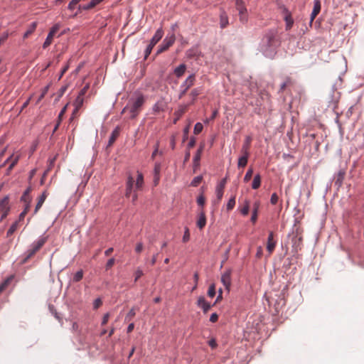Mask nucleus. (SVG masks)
<instances>
[{"instance_id": "f257e3e1", "label": "nucleus", "mask_w": 364, "mask_h": 364, "mask_svg": "<svg viewBox=\"0 0 364 364\" xmlns=\"http://www.w3.org/2000/svg\"><path fill=\"white\" fill-rule=\"evenodd\" d=\"M276 31H269L263 37L261 49L267 56H272L276 48Z\"/></svg>"}, {"instance_id": "f03ea898", "label": "nucleus", "mask_w": 364, "mask_h": 364, "mask_svg": "<svg viewBox=\"0 0 364 364\" xmlns=\"http://www.w3.org/2000/svg\"><path fill=\"white\" fill-rule=\"evenodd\" d=\"M144 97L142 95H139L134 100L132 101L129 105H127L122 110V113H124L127 110H129L132 119L135 118L139 113L142 105L144 103Z\"/></svg>"}, {"instance_id": "7ed1b4c3", "label": "nucleus", "mask_w": 364, "mask_h": 364, "mask_svg": "<svg viewBox=\"0 0 364 364\" xmlns=\"http://www.w3.org/2000/svg\"><path fill=\"white\" fill-rule=\"evenodd\" d=\"M47 241V237H41L38 240L35 241L32 245L29 250L26 252L25 258L23 259V262H26L28 259L33 257L37 252H38L41 248L44 245V244Z\"/></svg>"}, {"instance_id": "20e7f679", "label": "nucleus", "mask_w": 364, "mask_h": 364, "mask_svg": "<svg viewBox=\"0 0 364 364\" xmlns=\"http://www.w3.org/2000/svg\"><path fill=\"white\" fill-rule=\"evenodd\" d=\"M196 81V76L194 74L189 75L186 80L180 86V92L178 98L181 99L186 94L187 91L194 85Z\"/></svg>"}, {"instance_id": "39448f33", "label": "nucleus", "mask_w": 364, "mask_h": 364, "mask_svg": "<svg viewBox=\"0 0 364 364\" xmlns=\"http://www.w3.org/2000/svg\"><path fill=\"white\" fill-rule=\"evenodd\" d=\"M175 41L176 37L173 33L171 36H166L164 39L162 43L159 46L156 54H159L167 50L174 43Z\"/></svg>"}, {"instance_id": "423d86ee", "label": "nucleus", "mask_w": 364, "mask_h": 364, "mask_svg": "<svg viewBox=\"0 0 364 364\" xmlns=\"http://www.w3.org/2000/svg\"><path fill=\"white\" fill-rule=\"evenodd\" d=\"M9 211V198L4 197L0 200V221L4 220L7 216Z\"/></svg>"}, {"instance_id": "0eeeda50", "label": "nucleus", "mask_w": 364, "mask_h": 364, "mask_svg": "<svg viewBox=\"0 0 364 364\" xmlns=\"http://www.w3.org/2000/svg\"><path fill=\"white\" fill-rule=\"evenodd\" d=\"M21 157V154L18 153L11 154L4 162V166L8 162H11L10 165L7 168L6 173L7 175L10 174L11 170L17 164Z\"/></svg>"}, {"instance_id": "6e6552de", "label": "nucleus", "mask_w": 364, "mask_h": 364, "mask_svg": "<svg viewBox=\"0 0 364 364\" xmlns=\"http://www.w3.org/2000/svg\"><path fill=\"white\" fill-rule=\"evenodd\" d=\"M221 282L225 287V289L229 291L230 287L231 285V271L227 270L225 271L221 277Z\"/></svg>"}, {"instance_id": "1a4fd4ad", "label": "nucleus", "mask_w": 364, "mask_h": 364, "mask_svg": "<svg viewBox=\"0 0 364 364\" xmlns=\"http://www.w3.org/2000/svg\"><path fill=\"white\" fill-rule=\"evenodd\" d=\"M226 183V178H223L220 181V182L218 184L215 190L216 196L218 198V202L219 203L223 196L224 188Z\"/></svg>"}, {"instance_id": "9d476101", "label": "nucleus", "mask_w": 364, "mask_h": 364, "mask_svg": "<svg viewBox=\"0 0 364 364\" xmlns=\"http://www.w3.org/2000/svg\"><path fill=\"white\" fill-rule=\"evenodd\" d=\"M197 306L202 309L205 314H206L211 308V304L208 302L203 296L198 297Z\"/></svg>"}, {"instance_id": "9b49d317", "label": "nucleus", "mask_w": 364, "mask_h": 364, "mask_svg": "<svg viewBox=\"0 0 364 364\" xmlns=\"http://www.w3.org/2000/svg\"><path fill=\"white\" fill-rule=\"evenodd\" d=\"M276 247V242L274 240V233L273 232H270L268 238H267V250L269 252V255H271L272 252H274Z\"/></svg>"}, {"instance_id": "f8f14e48", "label": "nucleus", "mask_w": 364, "mask_h": 364, "mask_svg": "<svg viewBox=\"0 0 364 364\" xmlns=\"http://www.w3.org/2000/svg\"><path fill=\"white\" fill-rule=\"evenodd\" d=\"M47 196H48V193H47L46 191H45L43 192L41 196H40L38 198V202H37V203L36 205L33 214H36L38 213V211L40 210V208L42 207L43 203L45 202Z\"/></svg>"}, {"instance_id": "ddd939ff", "label": "nucleus", "mask_w": 364, "mask_h": 364, "mask_svg": "<svg viewBox=\"0 0 364 364\" xmlns=\"http://www.w3.org/2000/svg\"><path fill=\"white\" fill-rule=\"evenodd\" d=\"M321 11V2L319 0L314 1V5L313 11L311 14V23L313 22L316 16L319 14Z\"/></svg>"}, {"instance_id": "4468645a", "label": "nucleus", "mask_w": 364, "mask_h": 364, "mask_svg": "<svg viewBox=\"0 0 364 364\" xmlns=\"http://www.w3.org/2000/svg\"><path fill=\"white\" fill-rule=\"evenodd\" d=\"M163 36L164 31L162 28H160L156 31L149 43H151V46H155L162 38Z\"/></svg>"}, {"instance_id": "2eb2a0df", "label": "nucleus", "mask_w": 364, "mask_h": 364, "mask_svg": "<svg viewBox=\"0 0 364 364\" xmlns=\"http://www.w3.org/2000/svg\"><path fill=\"white\" fill-rule=\"evenodd\" d=\"M260 206V203L259 201H256L253 204L252 213L251 217V222L252 223H255L257 220L258 212Z\"/></svg>"}, {"instance_id": "dca6fc26", "label": "nucleus", "mask_w": 364, "mask_h": 364, "mask_svg": "<svg viewBox=\"0 0 364 364\" xmlns=\"http://www.w3.org/2000/svg\"><path fill=\"white\" fill-rule=\"evenodd\" d=\"M206 225V217L203 210H201L198 214V219L197 221V226L199 229H203Z\"/></svg>"}, {"instance_id": "f3484780", "label": "nucleus", "mask_w": 364, "mask_h": 364, "mask_svg": "<svg viewBox=\"0 0 364 364\" xmlns=\"http://www.w3.org/2000/svg\"><path fill=\"white\" fill-rule=\"evenodd\" d=\"M119 133H120V129L119 127H117L112 132L111 134V136L109 137V141H108V146H112L114 141H116V139H117V137L119 136Z\"/></svg>"}, {"instance_id": "a211bd4d", "label": "nucleus", "mask_w": 364, "mask_h": 364, "mask_svg": "<svg viewBox=\"0 0 364 364\" xmlns=\"http://www.w3.org/2000/svg\"><path fill=\"white\" fill-rule=\"evenodd\" d=\"M252 142V137L250 136H247L245 138V142L242 146L241 152L242 154H250V147Z\"/></svg>"}, {"instance_id": "6ab92c4d", "label": "nucleus", "mask_w": 364, "mask_h": 364, "mask_svg": "<svg viewBox=\"0 0 364 364\" xmlns=\"http://www.w3.org/2000/svg\"><path fill=\"white\" fill-rule=\"evenodd\" d=\"M189 105H181L178 107V109L175 112L174 114L177 117L175 120V122L183 116L184 113L188 110V107Z\"/></svg>"}, {"instance_id": "aec40b11", "label": "nucleus", "mask_w": 364, "mask_h": 364, "mask_svg": "<svg viewBox=\"0 0 364 364\" xmlns=\"http://www.w3.org/2000/svg\"><path fill=\"white\" fill-rule=\"evenodd\" d=\"M243 155L238 159L237 166L239 168L246 166L250 154H242Z\"/></svg>"}, {"instance_id": "412c9836", "label": "nucleus", "mask_w": 364, "mask_h": 364, "mask_svg": "<svg viewBox=\"0 0 364 364\" xmlns=\"http://www.w3.org/2000/svg\"><path fill=\"white\" fill-rule=\"evenodd\" d=\"M229 23L228 17L225 11H222L220 15V25L221 28H225Z\"/></svg>"}, {"instance_id": "4be33fe9", "label": "nucleus", "mask_w": 364, "mask_h": 364, "mask_svg": "<svg viewBox=\"0 0 364 364\" xmlns=\"http://www.w3.org/2000/svg\"><path fill=\"white\" fill-rule=\"evenodd\" d=\"M203 145H200L199 149H198L194 158H193V163L195 166H199V161L200 160L201 154L203 150Z\"/></svg>"}, {"instance_id": "5701e85b", "label": "nucleus", "mask_w": 364, "mask_h": 364, "mask_svg": "<svg viewBox=\"0 0 364 364\" xmlns=\"http://www.w3.org/2000/svg\"><path fill=\"white\" fill-rule=\"evenodd\" d=\"M186 66L185 64H181L174 70V74L177 77H181L185 73Z\"/></svg>"}, {"instance_id": "b1692460", "label": "nucleus", "mask_w": 364, "mask_h": 364, "mask_svg": "<svg viewBox=\"0 0 364 364\" xmlns=\"http://www.w3.org/2000/svg\"><path fill=\"white\" fill-rule=\"evenodd\" d=\"M235 7L239 13L247 12V9L245 7V3L243 0H235Z\"/></svg>"}, {"instance_id": "393cba45", "label": "nucleus", "mask_w": 364, "mask_h": 364, "mask_svg": "<svg viewBox=\"0 0 364 364\" xmlns=\"http://www.w3.org/2000/svg\"><path fill=\"white\" fill-rule=\"evenodd\" d=\"M144 185V176L143 174L139 171H137V178L136 181V189H141Z\"/></svg>"}, {"instance_id": "a878e982", "label": "nucleus", "mask_w": 364, "mask_h": 364, "mask_svg": "<svg viewBox=\"0 0 364 364\" xmlns=\"http://www.w3.org/2000/svg\"><path fill=\"white\" fill-rule=\"evenodd\" d=\"M37 26L36 22H33L27 29V31L23 34V38H27L30 35H31L34 31L36 30Z\"/></svg>"}, {"instance_id": "bb28decb", "label": "nucleus", "mask_w": 364, "mask_h": 364, "mask_svg": "<svg viewBox=\"0 0 364 364\" xmlns=\"http://www.w3.org/2000/svg\"><path fill=\"white\" fill-rule=\"evenodd\" d=\"M261 186V176L259 174H257L255 176L252 183V188L253 189H257Z\"/></svg>"}, {"instance_id": "cd10ccee", "label": "nucleus", "mask_w": 364, "mask_h": 364, "mask_svg": "<svg viewBox=\"0 0 364 364\" xmlns=\"http://www.w3.org/2000/svg\"><path fill=\"white\" fill-rule=\"evenodd\" d=\"M19 221L14 222L7 231V237L11 236L18 228Z\"/></svg>"}, {"instance_id": "c85d7f7f", "label": "nucleus", "mask_w": 364, "mask_h": 364, "mask_svg": "<svg viewBox=\"0 0 364 364\" xmlns=\"http://www.w3.org/2000/svg\"><path fill=\"white\" fill-rule=\"evenodd\" d=\"M164 104L162 102H157L153 107L155 113H159L164 110Z\"/></svg>"}, {"instance_id": "c756f323", "label": "nucleus", "mask_w": 364, "mask_h": 364, "mask_svg": "<svg viewBox=\"0 0 364 364\" xmlns=\"http://www.w3.org/2000/svg\"><path fill=\"white\" fill-rule=\"evenodd\" d=\"M250 210V201L248 200H245L243 207L240 209V213L243 215H247Z\"/></svg>"}, {"instance_id": "7c9ffc66", "label": "nucleus", "mask_w": 364, "mask_h": 364, "mask_svg": "<svg viewBox=\"0 0 364 364\" xmlns=\"http://www.w3.org/2000/svg\"><path fill=\"white\" fill-rule=\"evenodd\" d=\"M83 104V97L81 96H77L75 101V111H78L80 108L82 107Z\"/></svg>"}, {"instance_id": "2f4dec72", "label": "nucleus", "mask_w": 364, "mask_h": 364, "mask_svg": "<svg viewBox=\"0 0 364 364\" xmlns=\"http://www.w3.org/2000/svg\"><path fill=\"white\" fill-rule=\"evenodd\" d=\"M292 85V80L290 77H287L285 81L281 85L280 92H283L286 87Z\"/></svg>"}, {"instance_id": "473e14b6", "label": "nucleus", "mask_w": 364, "mask_h": 364, "mask_svg": "<svg viewBox=\"0 0 364 364\" xmlns=\"http://www.w3.org/2000/svg\"><path fill=\"white\" fill-rule=\"evenodd\" d=\"M53 37H54L53 35L48 33L45 42L43 44V48H48L52 43Z\"/></svg>"}, {"instance_id": "72a5a7b5", "label": "nucleus", "mask_w": 364, "mask_h": 364, "mask_svg": "<svg viewBox=\"0 0 364 364\" xmlns=\"http://www.w3.org/2000/svg\"><path fill=\"white\" fill-rule=\"evenodd\" d=\"M235 205V196H233L230 198L227 203V210L228 211H230L233 209V208Z\"/></svg>"}, {"instance_id": "f704fd0d", "label": "nucleus", "mask_w": 364, "mask_h": 364, "mask_svg": "<svg viewBox=\"0 0 364 364\" xmlns=\"http://www.w3.org/2000/svg\"><path fill=\"white\" fill-rule=\"evenodd\" d=\"M200 95V91L198 89H193L191 90L190 93V96L192 97V101L190 102L189 105H192L194 103L196 97Z\"/></svg>"}, {"instance_id": "c9c22d12", "label": "nucleus", "mask_w": 364, "mask_h": 364, "mask_svg": "<svg viewBox=\"0 0 364 364\" xmlns=\"http://www.w3.org/2000/svg\"><path fill=\"white\" fill-rule=\"evenodd\" d=\"M285 21H286V30L289 31L291 29V28L293 26L294 21L293 19L290 16H287L285 17Z\"/></svg>"}, {"instance_id": "e433bc0d", "label": "nucleus", "mask_w": 364, "mask_h": 364, "mask_svg": "<svg viewBox=\"0 0 364 364\" xmlns=\"http://www.w3.org/2000/svg\"><path fill=\"white\" fill-rule=\"evenodd\" d=\"M48 89H49V86L47 85L46 86L43 90H42V92H41V95L38 97L37 101H36V104H38L43 98L44 97L46 96V95L47 94L48 91Z\"/></svg>"}, {"instance_id": "4c0bfd02", "label": "nucleus", "mask_w": 364, "mask_h": 364, "mask_svg": "<svg viewBox=\"0 0 364 364\" xmlns=\"http://www.w3.org/2000/svg\"><path fill=\"white\" fill-rule=\"evenodd\" d=\"M203 177L201 176H198L193 179L191 185L193 187H196L201 183Z\"/></svg>"}, {"instance_id": "58836bf2", "label": "nucleus", "mask_w": 364, "mask_h": 364, "mask_svg": "<svg viewBox=\"0 0 364 364\" xmlns=\"http://www.w3.org/2000/svg\"><path fill=\"white\" fill-rule=\"evenodd\" d=\"M203 129V124L200 122H197L195 124L193 133L195 134H198L202 132Z\"/></svg>"}, {"instance_id": "ea45409f", "label": "nucleus", "mask_w": 364, "mask_h": 364, "mask_svg": "<svg viewBox=\"0 0 364 364\" xmlns=\"http://www.w3.org/2000/svg\"><path fill=\"white\" fill-rule=\"evenodd\" d=\"M135 315H136V311H135L134 308L131 309L125 317V321H130L135 316Z\"/></svg>"}, {"instance_id": "a19ab883", "label": "nucleus", "mask_w": 364, "mask_h": 364, "mask_svg": "<svg viewBox=\"0 0 364 364\" xmlns=\"http://www.w3.org/2000/svg\"><path fill=\"white\" fill-rule=\"evenodd\" d=\"M82 277H83V272H82V270H79L75 274V275L73 277V281L75 282H77L80 281L82 279Z\"/></svg>"}, {"instance_id": "79ce46f5", "label": "nucleus", "mask_w": 364, "mask_h": 364, "mask_svg": "<svg viewBox=\"0 0 364 364\" xmlns=\"http://www.w3.org/2000/svg\"><path fill=\"white\" fill-rule=\"evenodd\" d=\"M134 183V181L133 177L131 175H129L128 178H127V186H126L127 189H132Z\"/></svg>"}, {"instance_id": "37998d69", "label": "nucleus", "mask_w": 364, "mask_h": 364, "mask_svg": "<svg viewBox=\"0 0 364 364\" xmlns=\"http://www.w3.org/2000/svg\"><path fill=\"white\" fill-rule=\"evenodd\" d=\"M208 295L213 298L215 296V286L214 284H211L209 288H208Z\"/></svg>"}, {"instance_id": "c03bdc74", "label": "nucleus", "mask_w": 364, "mask_h": 364, "mask_svg": "<svg viewBox=\"0 0 364 364\" xmlns=\"http://www.w3.org/2000/svg\"><path fill=\"white\" fill-rule=\"evenodd\" d=\"M252 174H253V169L252 168H250L247 170V171L244 177V181L248 182L251 179Z\"/></svg>"}, {"instance_id": "a18cd8bd", "label": "nucleus", "mask_w": 364, "mask_h": 364, "mask_svg": "<svg viewBox=\"0 0 364 364\" xmlns=\"http://www.w3.org/2000/svg\"><path fill=\"white\" fill-rule=\"evenodd\" d=\"M154 47V46H151V43H149L145 51H144V59H146L148 58V56L150 55V53H151V50L153 49V48Z\"/></svg>"}, {"instance_id": "49530a36", "label": "nucleus", "mask_w": 364, "mask_h": 364, "mask_svg": "<svg viewBox=\"0 0 364 364\" xmlns=\"http://www.w3.org/2000/svg\"><path fill=\"white\" fill-rule=\"evenodd\" d=\"M239 16L240 22L242 23H246L247 22V12L239 13Z\"/></svg>"}, {"instance_id": "de8ad7c7", "label": "nucleus", "mask_w": 364, "mask_h": 364, "mask_svg": "<svg viewBox=\"0 0 364 364\" xmlns=\"http://www.w3.org/2000/svg\"><path fill=\"white\" fill-rule=\"evenodd\" d=\"M343 178H344V172L340 171L339 173H338L336 183L341 185Z\"/></svg>"}, {"instance_id": "09e8293b", "label": "nucleus", "mask_w": 364, "mask_h": 364, "mask_svg": "<svg viewBox=\"0 0 364 364\" xmlns=\"http://www.w3.org/2000/svg\"><path fill=\"white\" fill-rule=\"evenodd\" d=\"M190 240V232L188 228H185L184 235L183 237V242H187Z\"/></svg>"}, {"instance_id": "8fccbe9b", "label": "nucleus", "mask_w": 364, "mask_h": 364, "mask_svg": "<svg viewBox=\"0 0 364 364\" xmlns=\"http://www.w3.org/2000/svg\"><path fill=\"white\" fill-rule=\"evenodd\" d=\"M60 25L58 23L55 24L50 30L49 33L55 36V33L59 31L60 29Z\"/></svg>"}, {"instance_id": "3c124183", "label": "nucleus", "mask_w": 364, "mask_h": 364, "mask_svg": "<svg viewBox=\"0 0 364 364\" xmlns=\"http://www.w3.org/2000/svg\"><path fill=\"white\" fill-rule=\"evenodd\" d=\"M102 304V301L101 299L97 298L93 302V308L94 309H97Z\"/></svg>"}, {"instance_id": "603ef678", "label": "nucleus", "mask_w": 364, "mask_h": 364, "mask_svg": "<svg viewBox=\"0 0 364 364\" xmlns=\"http://www.w3.org/2000/svg\"><path fill=\"white\" fill-rule=\"evenodd\" d=\"M21 200L24 203H31V197L30 196H26L23 194Z\"/></svg>"}, {"instance_id": "864d4df0", "label": "nucleus", "mask_w": 364, "mask_h": 364, "mask_svg": "<svg viewBox=\"0 0 364 364\" xmlns=\"http://www.w3.org/2000/svg\"><path fill=\"white\" fill-rule=\"evenodd\" d=\"M143 274L144 273L142 270L140 269H137L134 273V281L136 282Z\"/></svg>"}, {"instance_id": "5fc2aeb1", "label": "nucleus", "mask_w": 364, "mask_h": 364, "mask_svg": "<svg viewBox=\"0 0 364 364\" xmlns=\"http://www.w3.org/2000/svg\"><path fill=\"white\" fill-rule=\"evenodd\" d=\"M66 109H67V105H65L60 111V112L58 114V122H62V119H63V115L65 114V112H66Z\"/></svg>"}, {"instance_id": "6e6d98bb", "label": "nucleus", "mask_w": 364, "mask_h": 364, "mask_svg": "<svg viewBox=\"0 0 364 364\" xmlns=\"http://www.w3.org/2000/svg\"><path fill=\"white\" fill-rule=\"evenodd\" d=\"M197 203L199 205L203 206L205 203V198L203 195H200L197 198Z\"/></svg>"}, {"instance_id": "4d7b16f0", "label": "nucleus", "mask_w": 364, "mask_h": 364, "mask_svg": "<svg viewBox=\"0 0 364 364\" xmlns=\"http://www.w3.org/2000/svg\"><path fill=\"white\" fill-rule=\"evenodd\" d=\"M278 200H279V197H278L277 194L276 193H274L271 196V199H270L271 203L272 205H275L278 202Z\"/></svg>"}, {"instance_id": "13d9d810", "label": "nucleus", "mask_w": 364, "mask_h": 364, "mask_svg": "<svg viewBox=\"0 0 364 364\" xmlns=\"http://www.w3.org/2000/svg\"><path fill=\"white\" fill-rule=\"evenodd\" d=\"M143 247L142 242H138L135 247V252L138 254L141 253L143 250Z\"/></svg>"}, {"instance_id": "bf43d9fd", "label": "nucleus", "mask_w": 364, "mask_h": 364, "mask_svg": "<svg viewBox=\"0 0 364 364\" xmlns=\"http://www.w3.org/2000/svg\"><path fill=\"white\" fill-rule=\"evenodd\" d=\"M114 262H115V260L114 258L109 259L106 264V269H109L112 268V266L114 264Z\"/></svg>"}, {"instance_id": "052dcab7", "label": "nucleus", "mask_w": 364, "mask_h": 364, "mask_svg": "<svg viewBox=\"0 0 364 364\" xmlns=\"http://www.w3.org/2000/svg\"><path fill=\"white\" fill-rule=\"evenodd\" d=\"M109 318V314L107 313L103 316L102 321V326H105L107 323Z\"/></svg>"}, {"instance_id": "680f3d73", "label": "nucleus", "mask_w": 364, "mask_h": 364, "mask_svg": "<svg viewBox=\"0 0 364 364\" xmlns=\"http://www.w3.org/2000/svg\"><path fill=\"white\" fill-rule=\"evenodd\" d=\"M9 283V279L5 280L3 283L0 285V294L6 289L8 284Z\"/></svg>"}, {"instance_id": "e2e57ef3", "label": "nucleus", "mask_w": 364, "mask_h": 364, "mask_svg": "<svg viewBox=\"0 0 364 364\" xmlns=\"http://www.w3.org/2000/svg\"><path fill=\"white\" fill-rule=\"evenodd\" d=\"M263 255V249H262V247L261 246H259L257 249V252H256V257L257 258H261L262 256Z\"/></svg>"}, {"instance_id": "0e129e2a", "label": "nucleus", "mask_w": 364, "mask_h": 364, "mask_svg": "<svg viewBox=\"0 0 364 364\" xmlns=\"http://www.w3.org/2000/svg\"><path fill=\"white\" fill-rule=\"evenodd\" d=\"M160 170H161V164L159 163L156 164L155 166H154V175L159 176Z\"/></svg>"}, {"instance_id": "69168bd1", "label": "nucleus", "mask_w": 364, "mask_h": 364, "mask_svg": "<svg viewBox=\"0 0 364 364\" xmlns=\"http://www.w3.org/2000/svg\"><path fill=\"white\" fill-rule=\"evenodd\" d=\"M196 138L191 137L188 144V149L193 148L196 145Z\"/></svg>"}, {"instance_id": "338daca9", "label": "nucleus", "mask_w": 364, "mask_h": 364, "mask_svg": "<svg viewBox=\"0 0 364 364\" xmlns=\"http://www.w3.org/2000/svg\"><path fill=\"white\" fill-rule=\"evenodd\" d=\"M218 315L216 313H213L211 314V316L210 317V321H211L212 323H215L218 321Z\"/></svg>"}, {"instance_id": "774afa93", "label": "nucleus", "mask_w": 364, "mask_h": 364, "mask_svg": "<svg viewBox=\"0 0 364 364\" xmlns=\"http://www.w3.org/2000/svg\"><path fill=\"white\" fill-rule=\"evenodd\" d=\"M76 1H77V0H72V1L70 2V4H68V9H70V10H73V9L75 8L76 5L77 4L76 3Z\"/></svg>"}]
</instances>
